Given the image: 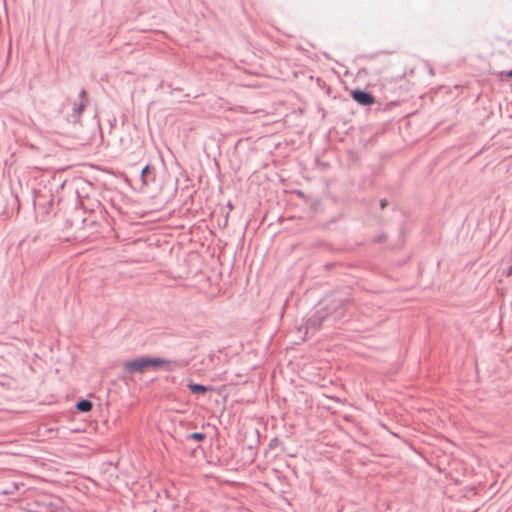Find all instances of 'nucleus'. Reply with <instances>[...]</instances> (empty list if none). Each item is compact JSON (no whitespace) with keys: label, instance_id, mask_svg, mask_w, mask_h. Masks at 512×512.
I'll list each match as a JSON object with an SVG mask.
<instances>
[{"label":"nucleus","instance_id":"11","mask_svg":"<svg viewBox=\"0 0 512 512\" xmlns=\"http://www.w3.org/2000/svg\"><path fill=\"white\" fill-rule=\"evenodd\" d=\"M386 239V236L385 235H381L380 237L377 238V242H382Z\"/></svg>","mask_w":512,"mask_h":512},{"label":"nucleus","instance_id":"15","mask_svg":"<svg viewBox=\"0 0 512 512\" xmlns=\"http://www.w3.org/2000/svg\"><path fill=\"white\" fill-rule=\"evenodd\" d=\"M344 300H341V307L344 306Z\"/></svg>","mask_w":512,"mask_h":512},{"label":"nucleus","instance_id":"14","mask_svg":"<svg viewBox=\"0 0 512 512\" xmlns=\"http://www.w3.org/2000/svg\"><path fill=\"white\" fill-rule=\"evenodd\" d=\"M512 273V267L509 269L508 275Z\"/></svg>","mask_w":512,"mask_h":512},{"label":"nucleus","instance_id":"2","mask_svg":"<svg viewBox=\"0 0 512 512\" xmlns=\"http://www.w3.org/2000/svg\"><path fill=\"white\" fill-rule=\"evenodd\" d=\"M146 369H148L146 356L134 358L123 363V370L128 374L143 373Z\"/></svg>","mask_w":512,"mask_h":512},{"label":"nucleus","instance_id":"4","mask_svg":"<svg viewBox=\"0 0 512 512\" xmlns=\"http://www.w3.org/2000/svg\"><path fill=\"white\" fill-rule=\"evenodd\" d=\"M327 320L326 314L322 313L321 311H317L313 316H311L307 320V329H317L319 328L324 321Z\"/></svg>","mask_w":512,"mask_h":512},{"label":"nucleus","instance_id":"13","mask_svg":"<svg viewBox=\"0 0 512 512\" xmlns=\"http://www.w3.org/2000/svg\"><path fill=\"white\" fill-rule=\"evenodd\" d=\"M510 78H512V69L507 74Z\"/></svg>","mask_w":512,"mask_h":512},{"label":"nucleus","instance_id":"3","mask_svg":"<svg viewBox=\"0 0 512 512\" xmlns=\"http://www.w3.org/2000/svg\"><path fill=\"white\" fill-rule=\"evenodd\" d=\"M352 98L363 106H369L375 102V98L370 92L361 89H355L352 92Z\"/></svg>","mask_w":512,"mask_h":512},{"label":"nucleus","instance_id":"9","mask_svg":"<svg viewBox=\"0 0 512 512\" xmlns=\"http://www.w3.org/2000/svg\"><path fill=\"white\" fill-rule=\"evenodd\" d=\"M150 170H151V168L149 165H146L142 168L140 177H141L143 184H147L149 182L147 175H148V173H150Z\"/></svg>","mask_w":512,"mask_h":512},{"label":"nucleus","instance_id":"12","mask_svg":"<svg viewBox=\"0 0 512 512\" xmlns=\"http://www.w3.org/2000/svg\"><path fill=\"white\" fill-rule=\"evenodd\" d=\"M85 95H86V91H85L84 89H82V90L80 91V93H79V96H80L81 98H83V97H85Z\"/></svg>","mask_w":512,"mask_h":512},{"label":"nucleus","instance_id":"8","mask_svg":"<svg viewBox=\"0 0 512 512\" xmlns=\"http://www.w3.org/2000/svg\"><path fill=\"white\" fill-rule=\"evenodd\" d=\"M205 438H206V435L201 432H193V433L186 435V440L203 441Z\"/></svg>","mask_w":512,"mask_h":512},{"label":"nucleus","instance_id":"10","mask_svg":"<svg viewBox=\"0 0 512 512\" xmlns=\"http://www.w3.org/2000/svg\"><path fill=\"white\" fill-rule=\"evenodd\" d=\"M386 205H387V201H386V200H384V199H382V200L380 201V207H381V208H384V207H386Z\"/></svg>","mask_w":512,"mask_h":512},{"label":"nucleus","instance_id":"6","mask_svg":"<svg viewBox=\"0 0 512 512\" xmlns=\"http://www.w3.org/2000/svg\"><path fill=\"white\" fill-rule=\"evenodd\" d=\"M92 407H93V404L88 399H81L76 404L77 410L80 412H84V413L91 411Z\"/></svg>","mask_w":512,"mask_h":512},{"label":"nucleus","instance_id":"5","mask_svg":"<svg viewBox=\"0 0 512 512\" xmlns=\"http://www.w3.org/2000/svg\"><path fill=\"white\" fill-rule=\"evenodd\" d=\"M188 388L192 394L202 395L209 391L211 388L202 384L190 383L188 384Z\"/></svg>","mask_w":512,"mask_h":512},{"label":"nucleus","instance_id":"1","mask_svg":"<svg viewBox=\"0 0 512 512\" xmlns=\"http://www.w3.org/2000/svg\"><path fill=\"white\" fill-rule=\"evenodd\" d=\"M148 368L157 369L158 367L165 366L167 371H173L181 366L179 360H169L160 357L146 356Z\"/></svg>","mask_w":512,"mask_h":512},{"label":"nucleus","instance_id":"7","mask_svg":"<svg viewBox=\"0 0 512 512\" xmlns=\"http://www.w3.org/2000/svg\"><path fill=\"white\" fill-rule=\"evenodd\" d=\"M84 107H85V105L82 102L78 105H75V107L73 108V113L71 115L74 122H77L79 120L80 115L84 110Z\"/></svg>","mask_w":512,"mask_h":512}]
</instances>
